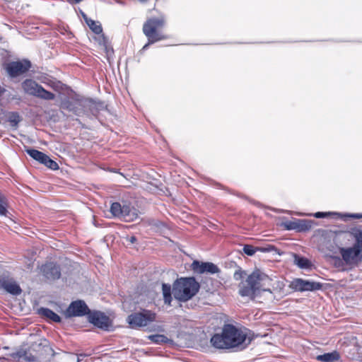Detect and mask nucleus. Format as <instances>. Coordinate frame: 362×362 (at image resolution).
<instances>
[{
    "label": "nucleus",
    "instance_id": "nucleus-1",
    "mask_svg": "<svg viewBox=\"0 0 362 362\" xmlns=\"http://www.w3.org/2000/svg\"><path fill=\"white\" fill-rule=\"evenodd\" d=\"M199 287L194 277L180 278L173 284V294L177 300L185 302L197 293Z\"/></svg>",
    "mask_w": 362,
    "mask_h": 362
},
{
    "label": "nucleus",
    "instance_id": "nucleus-2",
    "mask_svg": "<svg viewBox=\"0 0 362 362\" xmlns=\"http://www.w3.org/2000/svg\"><path fill=\"white\" fill-rule=\"evenodd\" d=\"M325 256L330 264L337 268L344 266V263L348 265H356L362 260V250H339L342 258L335 255L334 250H327Z\"/></svg>",
    "mask_w": 362,
    "mask_h": 362
},
{
    "label": "nucleus",
    "instance_id": "nucleus-3",
    "mask_svg": "<svg viewBox=\"0 0 362 362\" xmlns=\"http://www.w3.org/2000/svg\"><path fill=\"white\" fill-rule=\"evenodd\" d=\"M165 20L163 18H152L147 20L143 25V32L148 40V44L165 40L168 37L160 30L163 28Z\"/></svg>",
    "mask_w": 362,
    "mask_h": 362
},
{
    "label": "nucleus",
    "instance_id": "nucleus-4",
    "mask_svg": "<svg viewBox=\"0 0 362 362\" xmlns=\"http://www.w3.org/2000/svg\"><path fill=\"white\" fill-rule=\"evenodd\" d=\"M261 278L258 272H252L245 281L239 285V294L254 300L261 291Z\"/></svg>",
    "mask_w": 362,
    "mask_h": 362
},
{
    "label": "nucleus",
    "instance_id": "nucleus-5",
    "mask_svg": "<svg viewBox=\"0 0 362 362\" xmlns=\"http://www.w3.org/2000/svg\"><path fill=\"white\" fill-rule=\"evenodd\" d=\"M156 314L148 310L133 313L128 316L127 322L132 328L146 327L156 320Z\"/></svg>",
    "mask_w": 362,
    "mask_h": 362
},
{
    "label": "nucleus",
    "instance_id": "nucleus-6",
    "mask_svg": "<svg viewBox=\"0 0 362 362\" xmlns=\"http://www.w3.org/2000/svg\"><path fill=\"white\" fill-rule=\"evenodd\" d=\"M24 91L31 95L41 99L52 100L55 98V95L45 90L42 86L32 79H26L22 83Z\"/></svg>",
    "mask_w": 362,
    "mask_h": 362
},
{
    "label": "nucleus",
    "instance_id": "nucleus-7",
    "mask_svg": "<svg viewBox=\"0 0 362 362\" xmlns=\"http://www.w3.org/2000/svg\"><path fill=\"white\" fill-rule=\"evenodd\" d=\"M111 214L125 221H133L138 218V210L129 204L121 205L119 202H113L110 206Z\"/></svg>",
    "mask_w": 362,
    "mask_h": 362
},
{
    "label": "nucleus",
    "instance_id": "nucleus-8",
    "mask_svg": "<svg viewBox=\"0 0 362 362\" xmlns=\"http://www.w3.org/2000/svg\"><path fill=\"white\" fill-rule=\"evenodd\" d=\"M225 337L232 348L237 347L243 344L247 338V334L241 329L236 328L233 325H225L223 327Z\"/></svg>",
    "mask_w": 362,
    "mask_h": 362
},
{
    "label": "nucleus",
    "instance_id": "nucleus-9",
    "mask_svg": "<svg viewBox=\"0 0 362 362\" xmlns=\"http://www.w3.org/2000/svg\"><path fill=\"white\" fill-rule=\"evenodd\" d=\"M90 310L83 300H78L73 301L69 305L63 314L65 318H71L73 317H81L87 314H90Z\"/></svg>",
    "mask_w": 362,
    "mask_h": 362
},
{
    "label": "nucleus",
    "instance_id": "nucleus-10",
    "mask_svg": "<svg viewBox=\"0 0 362 362\" xmlns=\"http://www.w3.org/2000/svg\"><path fill=\"white\" fill-rule=\"evenodd\" d=\"M322 287L319 282L305 280L300 278L294 279L290 284V288L296 291H314L320 290Z\"/></svg>",
    "mask_w": 362,
    "mask_h": 362
},
{
    "label": "nucleus",
    "instance_id": "nucleus-11",
    "mask_svg": "<svg viewBox=\"0 0 362 362\" xmlns=\"http://www.w3.org/2000/svg\"><path fill=\"white\" fill-rule=\"evenodd\" d=\"M31 67V63L29 60L12 62L6 65V69L11 77H17L27 72Z\"/></svg>",
    "mask_w": 362,
    "mask_h": 362
},
{
    "label": "nucleus",
    "instance_id": "nucleus-12",
    "mask_svg": "<svg viewBox=\"0 0 362 362\" xmlns=\"http://www.w3.org/2000/svg\"><path fill=\"white\" fill-rule=\"evenodd\" d=\"M88 320L95 326L107 330L111 326V321L107 315L100 311H95L88 315Z\"/></svg>",
    "mask_w": 362,
    "mask_h": 362
},
{
    "label": "nucleus",
    "instance_id": "nucleus-13",
    "mask_svg": "<svg viewBox=\"0 0 362 362\" xmlns=\"http://www.w3.org/2000/svg\"><path fill=\"white\" fill-rule=\"evenodd\" d=\"M41 272L48 280L54 281L61 276L60 268L53 262H47L41 267Z\"/></svg>",
    "mask_w": 362,
    "mask_h": 362
},
{
    "label": "nucleus",
    "instance_id": "nucleus-14",
    "mask_svg": "<svg viewBox=\"0 0 362 362\" xmlns=\"http://www.w3.org/2000/svg\"><path fill=\"white\" fill-rule=\"evenodd\" d=\"M193 269L199 274L209 273L211 274L219 272L218 267L211 262H202L197 261L193 262Z\"/></svg>",
    "mask_w": 362,
    "mask_h": 362
},
{
    "label": "nucleus",
    "instance_id": "nucleus-15",
    "mask_svg": "<svg viewBox=\"0 0 362 362\" xmlns=\"http://www.w3.org/2000/svg\"><path fill=\"white\" fill-rule=\"evenodd\" d=\"M211 345L220 349H227L232 348L229 343V341L226 339L225 337V334H223V331L222 330L221 334H216L211 338Z\"/></svg>",
    "mask_w": 362,
    "mask_h": 362
},
{
    "label": "nucleus",
    "instance_id": "nucleus-16",
    "mask_svg": "<svg viewBox=\"0 0 362 362\" xmlns=\"http://www.w3.org/2000/svg\"><path fill=\"white\" fill-rule=\"evenodd\" d=\"M0 288H4L8 293L18 296L21 293V288L14 281L2 279L0 282Z\"/></svg>",
    "mask_w": 362,
    "mask_h": 362
},
{
    "label": "nucleus",
    "instance_id": "nucleus-17",
    "mask_svg": "<svg viewBox=\"0 0 362 362\" xmlns=\"http://www.w3.org/2000/svg\"><path fill=\"white\" fill-rule=\"evenodd\" d=\"M293 262L300 269H310L313 264L312 262L306 257H301L297 254H293Z\"/></svg>",
    "mask_w": 362,
    "mask_h": 362
},
{
    "label": "nucleus",
    "instance_id": "nucleus-18",
    "mask_svg": "<svg viewBox=\"0 0 362 362\" xmlns=\"http://www.w3.org/2000/svg\"><path fill=\"white\" fill-rule=\"evenodd\" d=\"M351 235L356 240L355 246L353 247H348L347 249H362V230L359 228H353L351 230ZM339 249H344L339 247Z\"/></svg>",
    "mask_w": 362,
    "mask_h": 362
},
{
    "label": "nucleus",
    "instance_id": "nucleus-19",
    "mask_svg": "<svg viewBox=\"0 0 362 362\" xmlns=\"http://www.w3.org/2000/svg\"><path fill=\"white\" fill-rule=\"evenodd\" d=\"M39 313L47 317V319L54 322H61V317L54 312H53L52 310L46 308H41L39 310Z\"/></svg>",
    "mask_w": 362,
    "mask_h": 362
},
{
    "label": "nucleus",
    "instance_id": "nucleus-20",
    "mask_svg": "<svg viewBox=\"0 0 362 362\" xmlns=\"http://www.w3.org/2000/svg\"><path fill=\"white\" fill-rule=\"evenodd\" d=\"M313 221L307 219H297V231H308L313 227Z\"/></svg>",
    "mask_w": 362,
    "mask_h": 362
},
{
    "label": "nucleus",
    "instance_id": "nucleus-21",
    "mask_svg": "<svg viewBox=\"0 0 362 362\" xmlns=\"http://www.w3.org/2000/svg\"><path fill=\"white\" fill-rule=\"evenodd\" d=\"M86 23L89 28L95 34L100 35L103 33V28L99 21H93L89 18H86Z\"/></svg>",
    "mask_w": 362,
    "mask_h": 362
},
{
    "label": "nucleus",
    "instance_id": "nucleus-22",
    "mask_svg": "<svg viewBox=\"0 0 362 362\" xmlns=\"http://www.w3.org/2000/svg\"><path fill=\"white\" fill-rule=\"evenodd\" d=\"M339 358V355L337 351L332 353H327L322 355H320L317 357V359L323 362H333Z\"/></svg>",
    "mask_w": 362,
    "mask_h": 362
},
{
    "label": "nucleus",
    "instance_id": "nucleus-23",
    "mask_svg": "<svg viewBox=\"0 0 362 362\" xmlns=\"http://www.w3.org/2000/svg\"><path fill=\"white\" fill-rule=\"evenodd\" d=\"M25 152L33 159L38 161L40 163H42L44 158H45V153L37 151L36 149L28 148L25 150Z\"/></svg>",
    "mask_w": 362,
    "mask_h": 362
},
{
    "label": "nucleus",
    "instance_id": "nucleus-24",
    "mask_svg": "<svg viewBox=\"0 0 362 362\" xmlns=\"http://www.w3.org/2000/svg\"><path fill=\"white\" fill-rule=\"evenodd\" d=\"M163 299L165 304L170 305L172 301L171 286L167 284H163L162 286Z\"/></svg>",
    "mask_w": 362,
    "mask_h": 362
},
{
    "label": "nucleus",
    "instance_id": "nucleus-25",
    "mask_svg": "<svg viewBox=\"0 0 362 362\" xmlns=\"http://www.w3.org/2000/svg\"><path fill=\"white\" fill-rule=\"evenodd\" d=\"M8 201L4 194L0 192V216H7Z\"/></svg>",
    "mask_w": 362,
    "mask_h": 362
},
{
    "label": "nucleus",
    "instance_id": "nucleus-26",
    "mask_svg": "<svg viewBox=\"0 0 362 362\" xmlns=\"http://www.w3.org/2000/svg\"><path fill=\"white\" fill-rule=\"evenodd\" d=\"M62 107L63 109H65L70 112H72L76 115H80V112H78L77 107H76V104L70 100L64 101L62 104Z\"/></svg>",
    "mask_w": 362,
    "mask_h": 362
},
{
    "label": "nucleus",
    "instance_id": "nucleus-27",
    "mask_svg": "<svg viewBox=\"0 0 362 362\" xmlns=\"http://www.w3.org/2000/svg\"><path fill=\"white\" fill-rule=\"evenodd\" d=\"M42 164H44L52 170H57L59 168L58 164L54 160H52L47 155H45V158H44Z\"/></svg>",
    "mask_w": 362,
    "mask_h": 362
},
{
    "label": "nucleus",
    "instance_id": "nucleus-28",
    "mask_svg": "<svg viewBox=\"0 0 362 362\" xmlns=\"http://www.w3.org/2000/svg\"><path fill=\"white\" fill-rule=\"evenodd\" d=\"M149 339L156 344H162L168 341V338L163 334H154L149 337Z\"/></svg>",
    "mask_w": 362,
    "mask_h": 362
},
{
    "label": "nucleus",
    "instance_id": "nucleus-29",
    "mask_svg": "<svg viewBox=\"0 0 362 362\" xmlns=\"http://www.w3.org/2000/svg\"><path fill=\"white\" fill-rule=\"evenodd\" d=\"M243 249H276V247L272 244H267L266 245L264 246H252L249 244H245Z\"/></svg>",
    "mask_w": 362,
    "mask_h": 362
},
{
    "label": "nucleus",
    "instance_id": "nucleus-30",
    "mask_svg": "<svg viewBox=\"0 0 362 362\" xmlns=\"http://www.w3.org/2000/svg\"><path fill=\"white\" fill-rule=\"evenodd\" d=\"M284 226L287 230H295L297 231V219L293 221H287L284 222Z\"/></svg>",
    "mask_w": 362,
    "mask_h": 362
},
{
    "label": "nucleus",
    "instance_id": "nucleus-31",
    "mask_svg": "<svg viewBox=\"0 0 362 362\" xmlns=\"http://www.w3.org/2000/svg\"><path fill=\"white\" fill-rule=\"evenodd\" d=\"M95 40L98 41V44L101 47H106L107 44H109L108 39L106 36H105L104 34L101 33V35L99 36L98 38H95Z\"/></svg>",
    "mask_w": 362,
    "mask_h": 362
},
{
    "label": "nucleus",
    "instance_id": "nucleus-32",
    "mask_svg": "<svg viewBox=\"0 0 362 362\" xmlns=\"http://www.w3.org/2000/svg\"><path fill=\"white\" fill-rule=\"evenodd\" d=\"M245 272L242 270L240 268H238L234 273L233 278L236 281H239L242 279L245 275Z\"/></svg>",
    "mask_w": 362,
    "mask_h": 362
},
{
    "label": "nucleus",
    "instance_id": "nucleus-33",
    "mask_svg": "<svg viewBox=\"0 0 362 362\" xmlns=\"http://www.w3.org/2000/svg\"><path fill=\"white\" fill-rule=\"evenodd\" d=\"M103 48L107 56L113 54V49L110 46V43L107 44L106 47H103Z\"/></svg>",
    "mask_w": 362,
    "mask_h": 362
},
{
    "label": "nucleus",
    "instance_id": "nucleus-34",
    "mask_svg": "<svg viewBox=\"0 0 362 362\" xmlns=\"http://www.w3.org/2000/svg\"><path fill=\"white\" fill-rule=\"evenodd\" d=\"M315 218H320L327 216V214L325 212H317L313 215Z\"/></svg>",
    "mask_w": 362,
    "mask_h": 362
},
{
    "label": "nucleus",
    "instance_id": "nucleus-35",
    "mask_svg": "<svg viewBox=\"0 0 362 362\" xmlns=\"http://www.w3.org/2000/svg\"><path fill=\"white\" fill-rule=\"evenodd\" d=\"M244 252L248 256H253L257 250H243Z\"/></svg>",
    "mask_w": 362,
    "mask_h": 362
},
{
    "label": "nucleus",
    "instance_id": "nucleus-36",
    "mask_svg": "<svg viewBox=\"0 0 362 362\" xmlns=\"http://www.w3.org/2000/svg\"><path fill=\"white\" fill-rule=\"evenodd\" d=\"M11 122L14 123L15 124H17L19 122L18 116L14 117L13 118L11 119Z\"/></svg>",
    "mask_w": 362,
    "mask_h": 362
},
{
    "label": "nucleus",
    "instance_id": "nucleus-37",
    "mask_svg": "<svg viewBox=\"0 0 362 362\" xmlns=\"http://www.w3.org/2000/svg\"><path fill=\"white\" fill-rule=\"evenodd\" d=\"M127 240L132 243H134L136 241V238L135 236H131L127 238Z\"/></svg>",
    "mask_w": 362,
    "mask_h": 362
},
{
    "label": "nucleus",
    "instance_id": "nucleus-38",
    "mask_svg": "<svg viewBox=\"0 0 362 362\" xmlns=\"http://www.w3.org/2000/svg\"><path fill=\"white\" fill-rule=\"evenodd\" d=\"M351 216L354 218H362V214H353Z\"/></svg>",
    "mask_w": 362,
    "mask_h": 362
},
{
    "label": "nucleus",
    "instance_id": "nucleus-39",
    "mask_svg": "<svg viewBox=\"0 0 362 362\" xmlns=\"http://www.w3.org/2000/svg\"><path fill=\"white\" fill-rule=\"evenodd\" d=\"M71 4H75L80 3L82 0H66Z\"/></svg>",
    "mask_w": 362,
    "mask_h": 362
},
{
    "label": "nucleus",
    "instance_id": "nucleus-40",
    "mask_svg": "<svg viewBox=\"0 0 362 362\" xmlns=\"http://www.w3.org/2000/svg\"><path fill=\"white\" fill-rule=\"evenodd\" d=\"M16 355L19 357V358H21L23 357V356L24 355V352L23 351H19L16 354Z\"/></svg>",
    "mask_w": 362,
    "mask_h": 362
},
{
    "label": "nucleus",
    "instance_id": "nucleus-41",
    "mask_svg": "<svg viewBox=\"0 0 362 362\" xmlns=\"http://www.w3.org/2000/svg\"><path fill=\"white\" fill-rule=\"evenodd\" d=\"M28 360L31 361H33L34 360V357L33 356H29L28 357Z\"/></svg>",
    "mask_w": 362,
    "mask_h": 362
},
{
    "label": "nucleus",
    "instance_id": "nucleus-42",
    "mask_svg": "<svg viewBox=\"0 0 362 362\" xmlns=\"http://www.w3.org/2000/svg\"><path fill=\"white\" fill-rule=\"evenodd\" d=\"M88 103H90V105H94V102L93 100H89Z\"/></svg>",
    "mask_w": 362,
    "mask_h": 362
},
{
    "label": "nucleus",
    "instance_id": "nucleus-43",
    "mask_svg": "<svg viewBox=\"0 0 362 362\" xmlns=\"http://www.w3.org/2000/svg\"><path fill=\"white\" fill-rule=\"evenodd\" d=\"M149 45H150V44H148V42L146 45H145L144 46L143 49H146Z\"/></svg>",
    "mask_w": 362,
    "mask_h": 362
},
{
    "label": "nucleus",
    "instance_id": "nucleus-44",
    "mask_svg": "<svg viewBox=\"0 0 362 362\" xmlns=\"http://www.w3.org/2000/svg\"><path fill=\"white\" fill-rule=\"evenodd\" d=\"M82 15L84 21H86V18H88V16L85 13H83Z\"/></svg>",
    "mask_w": 362,
    "mask_h": 362
}]
</instances>
